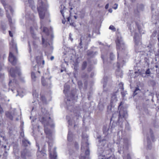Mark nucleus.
Returning a JSON list of instances; mask_svg holds the SVG:
<instances>
[{
    "instance_id": "nucleus-30",
    "label": "nucleus",
    "mask_w": 159,
    "mask_h": 159,
    "mask_svg": "<svg viewBox=\"0 0 159 159\" xmlns=\"http://www.w3.org/2000/svg\"><path fill=\"white\" fill-rule=\"evenodd\" d=\"M117 100L116 96L115 94L113 95L111 97V103H115L117 102Z\"/></svg>"
},
{
    "instance_id": "nucleus-16",
    "label": "nucleus",
    "mask_w": 159,
    "mask_h": 159,
    "mask_svg": "<svg viewBox=\"0 0 159 159\" xmlns=\"http://www.w3.org/2000/svg\"><path fill=\"white\" fill-rule=\"evenodd\" d=\"M48 143L49 144V151L50 155V159H57V156L56 152V148H54L53 150V151L52 152L51 151V145H50V141H48Z\"/></svg>"
},
{
    "instance_id": "nucleus-37",
    "label": "nucleus",
    "mask_w": 159,
    "mask_h": 159,
    "mask_svg": "<svg viewBox=\"0 0 159 159\" xmlns=\"http://www.w3.org/2000/svg\"><path fill=\"white\" fill-rule=\"evenodd\" d=\"M140 91V90L138 88H136L134 92V96L136 95Z\"/></svg>"
},
{
    "instance_id": "nucleus-10",
    "label": "nucleus",
    "mask_w": 159,
    "mask_h": 159,
    "mask_svg": "<svg viewBox=\"0 0 159 159\" xmlns=\"http://www.w3.org/2000/svg\"><path fill=\"white\" fill-rule=\"evenodd\" d=\"M20 136L22 137L21 139L22 146L25 147H30L31 145V143L25 137L23 129L20 132Z\"/></svg>"
},
{
    "instance_id": "nucleus-29",
    "label": "nucleus",
    "mask_w": 159,
    "mask_h": 159,
    "mask_svg": "<svg viewBox=\"0 0 159 159\" xmlns=\"http://www.w3.org/2000/svg\"><path fill=\"white\" fill-rule=\"evenodd\" d=\"M28 3L29 4V6L32 10L35 8L34 4V1L33 0H28Z\"/></svg>"
},
{
    "instance_id": "nucleus-44",
    "label": "nucleus",
    "mask_w": 159,
    "mask_h": 159,
    "mask_svg": "<svg viewBox=\"0 0 159 159\" xmlns=\"http://www.w3.org/2000/svg\"><path fill=\"white\" fill-rule=\"evenodd\" d=\"M109 29L113 31H115L116 30V29L114 26L112 25H111L109 27Z\"/></svg>"
},
{
    "instance_id": "nucleus-64",
    "label": "nucleus",
    "mask_w": 159,
    "mask_h": 159,
    "mask_svg": "<svg viewBox=\"0 0 159 159\" xmlns=\"http://www.w3.org/2000/svg\"><path fill=\"white\" fill-rule=\"evenodd\" d=\"M33 45H34L35 48H36L37 47V45L36 44V43L35 42H33Z\"/></svg>"
},
{
    "instance_id": "nucleus-27",
    "label": "nucleus",
    "mask_w": 159,
    "mask_h": 159,
    "mask_svg": "<svg viewBox=\"0 0 159 159\" xmlns=\"http://www.w3.org/2000/svg\"><path fill=\"white\" fill-rule=\"evenodd\" d=\"M109 130L107 126H104L103 127V132L105 134V136H107L108 134V131Z\"/></svg>"
},
{
    "instance_id": "nucleus-50",
    "label": "nucleus",
    "mask_w": 159,
    "mask_h": 159,
    "mask_svg": "<svg viewBox=\"0 0 159 159\" xmlns=\"http://www.w3.org/2000/svg\"><path fill=\"white\" fill-rule=\"evenodd\" d=\"M74 145L75 147V148L76 149H79V145L77 142H75L74 143Z\"/></svg>"
},
{
    "instance_id": "nucleus-3",
    "label": "nucleus",
    "mask_w": 159,
    "mask_h": 159,
    "mask_svg": "<svg viewBox=\"0 0 159 159\" xmlns=\"http://www.w3.org/2000/svg\"><path fill=\"white\" fill-rule=\"evenodd\" d=\"M116 48L118 52V58L119 59L120 55L122 57H124L127 54V51L125 49V45L122 39L120 36H118L116 41Z\"/></svg>"
},
{
    "instance_id": "nucleus-21",
    "label": "nucleus",
    "mask_w": 159,
    "mask_h": 159,
    "mask_svg": "<svg viewBox=\"0 0 159 159\" xmlns=\"http://www.w3.org/2000/svg\"><path fill=\"white\" fill-rule=\"evenodd\" d=\"M13 152L16 157L15 159H19V151L17 148V146L15 145L13 147Z\"/></svg>"
},
{
    "instance_id": "nucleus-61",
    "label": "nucleus",
    "mask_w": 159,
    "mask_h": 159,
    "mask_svg": "<svg viewBox=\"0 0 159 159\" xmlns=\"http://www.w3.org/2000/svg\"><path fill=\"white\" fill-rule=\"evenodd\" d=\"M9 36L11 37H13V34L11 32V31L9 30Z\"/></svg>"
},
{
    "instance_id": "nucleus-15",
    "label": "nucleus",
    "mask_w": 159,
    "mask_h": 159,
    "mask_svg": "<svg viewBox=\"0 0 159 159\" xmlns=\"http://www.w3.org/2000/svg\"><path fill=\"white\" fill-rule=\"evenodd\" d=\"M26 18L27 20H28L29 21H30V24H34V28L36 30H37V28L36 26V24L35 23V19L34 16L32 14L30 15H26Z\"/></svg>"
},
{
    "instance_id": "nucleus-57",
    "label": "nucleus",
    "mask_w": 159,
    "mask_h": 159,
    "mask_svg": "<svg viewBox=\"0 0 159 159\" xmlns=\"http://www.w3.org/2000/svg\"><path fill=\"white\" fill-rule=\"evenodd\" d=\"M25 82V80L24 77L20 76V83H24Z\"/></svg>"
},
{
    "instance_id": "nucleus-62",
    "label": "nucleus",
    "mask_w": 159,
    "mask_h": 159,
    "mask_svg": "<svg viewBox=\"0 0 159 159\" xmlns=\"http://www.w3.org/2000/svg\"><path fill=\"white\" fill-rule=\"evenodd\" d=\"M156 56H157L159 57V49L156 52L155 54Z\"/></svg>"
},
{
    "instance_id": "nucleus-2",
    "label": "nucleus",
    "mask_w": 159,
    "mask_h": 159,
    "mask_svg": "<svg viewBox=\"0 0 159 159\" xmlns=\"http://www.w3.org/2000/svg\"><path fill=\"white\" fill-rule=\"evenodd\" d=\"M40 121L44 125L45 127L44 131L46 134V137L50 140H52L53 139L52 132L51 130L46 127L47 126L50 125L51 126H53V125L51 124L52 121V120L50 119V117H49L48 118L42 117Z\"/></svg>"
},
{
    "instance_id": "nucleus-28",
    "label": "nucleus",
    "mask_w": 159,
    "mask_h": 159,
    "mask_svg": "<svg viewBox=\"0 0 159 159\" xmlns=\"http://www.w3.org/2000/svg\"><path fill=\"white\" fill-rule=\"evenodd\" d=\"M97 53V52H93L92 51H88L87 52V55L91 57H93L94 55L96 54Z\"/></svg>"
},
{
    "instance_id": "nucleus-26",
    "label": "nucleus",
    "mask_w": 159,
    "mask_h": 159,
    "mask_svg": "<svg viewBox=\"0 0 159 159\" xmlns=\"http://www.w3.org/2000/svg\"><path fill=\"white\" fill-rule=\"evenodd\" d=\"M73 135L72 132L69 130L68 133L67 139L69 141H71L72 140Z\"/></svg>"
},
{
    "instance_id": "nucleus-11",
    "label": "nucleus",
    "mask_w": 159,
    "mask_h": 159,
    "mask_svg": "<svg viewBox=\"0 0 159 159\" xmlns=\"http://www.w3.org/2000/svg\"><path fill=\"white\" fill-rule=\"evenodd\" d=\"M91 34H87L86 35L82 36L80 38V48H83L82 42L83 41L85 43H88L90 41V38Z\"/></svg>"
},
{
    "instance_id": "nucleus-41",
    "label": "nucleus",
    "mask_w": 159,
    "mask_h": 159,
    "mask_svg": "<svg viewBox=\"0 0 159 159\" xmlns=\"http://www.w3.org/2000/svg\"><path fill=\"white\" fill-rule=\"evenodd\" d=\"M41 99L43 103H46V99L45 97L44 96H41Z\"/></svg>"
},
{
    "instance_id": "nucleus-5",
    "label": "nucleus",
    "mask_w": 159,
    "mask_h": 159,
    "mask_svg": "<svg viewBox=\"0 0 159 159\" xmlns=\"http://www.w3.org/2000/svg\"><path fill=\"white\" fill-rule=\"evenodd\" d=\"M112 150L107 148L102 154L99 153V159H116L115 156L113 154Z\"/></svg>"
},
{
    "instance_id": "nucleus-13",
    "label": "nucleus",
    "mask_w": 159,
    "mask_h": 159,
    "mask_svg": "<svg viewBox=\"0 0 159 159\" xmlns=\"http://www.w3.org/2000/svg\"><path fill=\"white\" fill-rule=\"evenodd\" d=\"M127 116V113L125 109L120 108L119 111V121H121L122 119L126 118Z\"/></svg>"
},
{
    "instance_id": "nucleus-12",
    "label": "nucleus",
    "mask_w": 159,
    "mask_h": 159,
    "mask_svg": "<svg viewBox=\"0 0 159 159\" xmlns=\"http://www.w3.org/2000/svg\"><path fill=\"white\" fill-rule=\"evenodd\" d=\"M10 73L11 77H15L20 76V70L19 67H16L15 68H11L10 70Z\"/></svg>"
},
{
    "instance_id": "nucleus-22",
    "label": "nucleus",
    "mask_w": 159,
    "mask_h": 159,
    "mask_svg": "<svg viewBox=\"0 0 159 159\" xmlns=\"http://www.w3.org/2000/svg\"><path fill=\"white\" fill-rule=\"evenodd\" d=\"M29 155V151L26 148L24 149L21 153V157L24 159H25L26 157Z\"/></svg>"
},
{
    "instance_id": "nucleus-49",
    "label": "nucleus",
    "mask_w": 159,
    "mask_h": 159,
    "mask_svg": "<svg viewBox=\"0 0 159 159\" xmlns=\"http://www.w3.org/2000/svg\"><path fill=\"white\" fill-rule=\"evenodd\" d=\"M124 159H131L130 155L128 154L126 156L124 157Z\"/></svg>"
},
{
    "instance_id": "nucleus-9",
    "label": "nucleus",
    "mask_w": 159,
    "mask_h": 159,
    "mask_svg": "<svg viewBox=\"0 0 159 159\" xmlns=\"http://www.w3.org/2000/svg\"><path fill=\"white\" fill-rule=\"evenodd\" d=\"M4 7L6 12V15L8 19V21L10 22L11 23V18L9 12H10L11 14L12 15L14 11V10L12 7L9 5H6Z\"/></svg>"
},
{
    "instance_id": "nucleus-42",
    "label": "nucleus",
    "mask_w": 159,
    "mask_h": 159,
    "mask_svg": "<svg viewBox=\"0 0 159 159\" xmlns=\"http://www.w3.org/2000/svg\"><path fill=\"white\" fill-rule=\"evenodd\" d=\"M107 77H104L103 78V80L104 81L103 82V87H104L105 85H106V83L107 82Z\"/></svg>"
},
{
    "instance_id": "nucleus-46",
    "label": "nucleus",
    "mask_w": 159,
    "mask_h": 159,
    "mask_svg": "<svg viewBox=\"0 0 159 159\" xmlns=\"http://www.w3.org/2000/svg\"><path fill=\"white\" fill-rule=\"evenodd\" d=\"M80 159H89L88 157H85L82 154H81L80 157Z\"/></svg>"
},
{
    "instance_id": "nucleus-36",
    "label": "nucleus",
    "mask_w": 159,
    "mask_h": 159,
    "mask_svg": "<svg viewBox=\"0 0 159 159\" xmlns=\"http://www.w3.org/2000/svg\"><path fill=\"white\" fill-rule=\"evenodd\" d=\"M116 73L117 76H120V77H122L123 73L122 71H120L119 70H117L116 72Z\"/></svg>"
},
{
    "instance_id": "nucleus-35",
    "label": "nucleus",
    "mask_w": 159,
    "mask_h": 159,
    "mask_svg": "<svg viewBox=\"0 0 159 159\" xmlns=\"http://www.w3.org/2000/svg\"><path fill=\"white\" fill-rule=\"evenodd\" d=\"M66 119L67 120H68L69 125H71L73 124L72 120L70 119V117L68 116H66Z\"/></svg>"
},
{
    "instance_id": "nucleus-25",
    "label": "nucleus",
    "mask_w": 159,
    "mask_h": 159,
    "mask_svg": "<svg viewBox=\"0 0 159 159\" xmlns=\"http://www.w3.org/2000/svg\"><path fill=\"white\" fill-rule=\"evenodd\" d=\"M37 67L36 65L34 67L33 69L32 70L33 71H32L31 74V76L32 80L34 81H35V79L36 77L35 76V71L37 70L36 69H35V68Z\"/></svg>"
},
{
    "instance_id": "nucleus-40",
    "label": "nucleus",
    "mask_w": 159,
    "mask_h": 159,
    "mask_svg": "<svg viewBox=\"0 0 159 159\" xmlns=\"http://www.w3.org/2000/svg\"><path fill=\"white\" fill-rule=\"evenodd\" d=\"M87 64V62L85 61H84L83 62L82 67V69L83 70H84L86 68Z\"/></svg>"
},
{
    "instance_id": "nucleus-23",
    "label": "nucleus",
    "mask_w": 159,
    "mask_h": 159,
    "mask_svg": "<svg viewBox=\"0 0 159 159\" xmlns=\"http://www.w3.org/2000/svg\"><path fill=\"white\" fill-rule=\"evenodd\" d=\"M6 29V25L3 22L1 21L0 24V30L2 31L3 33H5V31Z\"/></svg>"
},
{
    "instance_id": "nucleus-51",
    "label": "nucleus",
    "mask_w": 159,
    "mask_h": 159,
    "mask_svg": "<svg viewBox=\"0 0 159 159\" xmlns=\"http://www.w3.org/2000/svg\"><path fill=\"white\" fill-rule=\"evenodd\" d=\"M33 95L34 97H38V94L36 92V91L35 92H33Z\"/></svg>"
},
{
    "instance_id": "nucleus-63",
    "label": "nucleus",
    "mask_w": 159,
    "mask_h": 159,
    "mask_svg": "<svg viewBox=\"0 0 159 159\" xmlns=\"http://www.w3.org/2000/svg\"><path fill=\"white\" fill-rule=\"evenodd\" d=\"M121 65L119 63V61L117 62V66L118 69L120 67V66Z\"/></svg>"
},
{
    "instance_id": "nucleus-60",
    "label": "nucleus",
    "mask_w": 159,
    "mask_h": 159,
    "mask_svg": "<svg viewBox=\"0 0 159 159\" xmlns=\"http://www.w3.org/2000/svg\"><path fill=\"white\" fill-rule=\"evenodd\" d=\"M118 4L116 3L115 4L114 6L113 7V8L114 9H116L117 8Z\"/></svg>"
},
{
    "instance_id": "nucleus-18",
    "label": "nucleus",
    "mask_w": 159,
    "mask_h": 159,
    "mask_svg": "<svg viewBox=\"0 0 159 159\" xmlns=\"http://www.w3.org/2000/svg\"><path fill=\"white\" fill-rule=\"evenodd\" d=\"M41 83L42 85L43 86L46 87H49L51 84L50 78H49L44 79L43 77H42Z\"/></svg>"
},
{
    "instance_id": "nucleus-17",
    "label": "nucleus",
    "mask_w": 159,
    "mask_h": 159,
    "mask_svg": "<svg viewBox=\"0 0 159 159\" xmlns=\"http://www.w3.org/2000/svg\"><path fill=\"white\" fill-rule=\"evenodd\" d=\"M17 115V112L16 109L12 110L11 111H6L5 115L6 117L11 120H12L14 116Z\"/></svg>"
},
{
    "instance_id": "nucleus-19",
    "label": "nucleus",
    "mask_w": 159,
    "mask_h": 159,
    "mask_svg": "<svg viewBox=\"0 0 159 159\" xmlns=\"http://www.w3.org/2000/svg\"><path fill=\"white\" fill-rule=\"evenodd\" d=\"M144 8V6L142 4H137V8L134 10V13L136 15H138L139 12L143 10Z\"/></svg>"
},
{
    "instance_id": "nucleus-47",
    "label": "nucleus",
    "mask_w": 159,
    "mask_h": 159,
    "mask_svg": "<svg viewBox=\"0 0 159 159\" xmlns=\"http://www.w3.org/2000/svg\"><path fill=\"white\" fill-rule=\"evenodd\" d=\"M151 72L150 70V69H148L145 71V74L147 75H149L151 74Z\"/></svg>"
},
{
    "instance_id": "nucleus-39",
    "label": "nucleus",
    "mask_w": 159,
    "mask_h": 159,
    "mask_svg": "<svg viewBox=\"0 0 159 159\" xmlns=\"http://www.w3.org/2000/svg\"><path fill=\"white\" fill-rule=\"evenodd\" d=\"M0 138H2L3 140H5V135L3 132H0Z\"/></svg>"
},
{
    "instance_id": "nucleus-56",
    "label": "nucleus",
    "mask_w": 159,
    "mask_h": 159,
    "mask_svg": "<svg viewBox=\"0 0 159 159\" xmlns=\"http://www.w3.org/2000/svg\"><path fill=\"white\" fill-rule=\"evenodd\" d=\"M1 2L4 7L7 4H6V2L4 0H1Z\"/></svg>"
},
{
    "instance_id": "nucleus-31",
    "label": "nucleus",
    "mask_w": 159,
    "mask_h": 159,
    "mask_svg": "<svg viewBox=\"0 0 159 159\" xmlns=\"http://www.w3.org/2000/svg\"><path fill=\"white\" fill-rule=\"evenodd\" d=\"M61 9L60 11L61 12V13L63 17L65 18V15L64 14V12H65V11L66 10V9L64 6L61 5Z\"/></svg>"
},
{
    "instance_id": "nucleus-1",
    "label": "nucleus",
    "mask_w": 159,
    "mask_h": 159,
    "mask_svg": "<svg viewBox=\"0 0 159 159\" xmlns=\"http://www.w3.org/2000/svg\"><path fill=\"white\" fill-rule=\"evenodd\" d=\"M43 32H44L48 36V37L46 39V40L42 36V43L43 46L44 48H47L48 50L52 52L53 48L52 46V39L54 36L51 30L49 31L48 29L45 27H44L43 30Z\"/></svg>"
},
{
    "instance_id": "nucleus-54",
    "label": "nucleus",
    "mask_w": 159,
    "mask_h": 159,
    "mask_svg": "<svg viewBox=\"0 0 159 159\" xmlns=\"http://www.w3.org/2000/svg\"><path fill=\"white\" fill-rule=\"evenodd\" d=\"M8 155V153L6 151H5L4 152V153L3 154V156L5 158H6Z\"/></svg>"
},
{
    "instance_id": "nucleus-6",
    "label": "nucleus",
    "mask_w": 159,
    "mask_h": 159,
    "mask_svg": "<svg viewBox=\"0 0 159 159\" xmlns=\"http://www.w3.org/2000/svg\"><path fill=\"white\" fill-rule=\"evenodd\" d=\"M66 104L67 106V109L71 111H73L75 116L72 119V120L74 121V123H75L76 121H77L79 119V117L80 116V113L79 111L76 112L73 110V107L72 106L73 104V98L71 100L69 99L68 98H67V101L66 102Z\"/></svg>"
},
{
    "instance_id": "nucleus-24",
    "label": "nucleus",
    "mask_w": 159,
    "mask_h": 159,
    "mask_svg": "<svg viewBox=\"0 0 159 159\" xmlns=\"http://www.w3.org/2000/svg\"><path fill=\"white\" fill-rule=\"evenodd\" d=\"M43 56L41 55L40 56H38L36 58L37 62L38 64H40L41 62H42V65H43L44 64V61L43 60Z\"/></svg>"
},
{
    "instance_id": "nucleus-38",
    "label": "nucleus",
    "mask_w": 159,
    "mask_h": 159,
    "mask_svg": "<svg viewBox=\"0 0 159 159\" xmlns=\"http://www.w3.org/2000/svg\"><path fill=\"white\" fill-rule=\"evenodd\" d=\"M128 142L127 140H126V142L125 141V145L124 146L123 148L125 149V150H127L128 149Z\"/></svg>"
},
{
    "instance_id": "nucleus-48",
    "label": "nucleus",
    "mask_w": 159,
    "mask_h": 159,
    "mask_svg": "<svg viewBox=\"0 0 159 159\" xmlns=\"http://www.w3.org/2000/svg\"><path fill=\"white\" fill-rule=\"evenodd\" d=\"M98 107L99 108V109L100 110H102L104 108L103 105L101 104H99Z\"/></svg>"
},
{
    "instance_id": "nucleus-59",
    "label": "nucleus",
    "mask_w": 159,
    "mask_h": 159,
    "mask_svg": "<svg viewBox=\"0 0 159 159\" xmlns=\"http://www.w3.org/2000/svg\"><path fill=\"white\" fill-rule=\"evenodd\" d=\"M119 84L120 86V88L122 89H123V84L122 83H120Z\"/></svg>"
},
{
    "instance_id": "nucleus-58",
    "label": "nucleus",
    "mask_w": 159,
    "mask_h": 159,
    "mask_svg": "<svg viewBox=\"0 0 159 159\" xmlns=\"http://www.w3.org/2000/svg\"><path fill=\"white\" fill-rule=\"evenodd\" d=\"M110 58L111 60H112L114 58V56L112 53H111L110 54Z\"/></svg>"
},
{
    "instance_id": "nucleus-14",
    "label": "nucleus",
    "mask_w": 159,
    "mask_h": 159,
    "mask_svg": "<svg viewBox=\"0 0 159 159\" xmlns=\"http://www.w3.org/2000/svg\"><path fill=\"white\" fill-rule=\"evenodd\" d=\"M8 60L12 65L15 66L16 64L17 59L11 52H9Z\"/></svg>"
},
{
    "instance_id": "nucleus-33",
    "label": "nucleus",
    "mask_w": 159,
    "mask_h": 159,
    "mask_svg": "<svg viewBox=\"0 0 159 159\" xmlns=\"http://www.w3.org/2000/svg\"><path fill=\"white\" fill-rule=\"evenodd\" d=\"M64 92L66 93L69 89V85L65 84L64 86Z\"/></svg>"
},
{
    "instance_id": "nucleus-20",
    "label": "nucleus",
    "mask_w": 159,
    "mask_h": 159,
    "mask_svg": "<svg viewBox=\"0 0 159 159\" xmlns=\"http://www.w3.org/2000/svg\"><path fill=\"white\" fill-rule=\"evenodd\" d=\"M10 49L11 50H15L17 51V48L16 44L14 42V40L12 39L10 43Z\"/></svg>"
},
{
    "instance_id": "nucleus-55",
    "label": "nucleus",
    "mask_w": 159,
    "mask_h": 159,
    "mask_svg": "<svg viewBox=\"0 0 159 159\" xmlns=\"http://www.w3.org/2000/svg\"><path fill=\"white\" fill-rule=\"evenodd\" d=\"M150 134L151 138L152 139L153 138V134L152 131L151 129H150Z\"/></svg>"
},
{
    "instance_id": "nucleus-52",
    "label": "nucleus",
    "mask_w": 159,
    "mask_h": 159,
    "mask_svg": "<svg viewBox=\"0 0 159 159\" xmlns=\"http://www.w3.org/2000/svg\"><path fill=\"white\" fill-rule=\"evenodd\" d=\"M30 31L31 34H32L33 38H34V36L35 35V34L33 33V27H30Z\"/></svg>"
},
{
    "instance_id": "nucleus-53",
    "label": "nucleus",
    "mask_w": 159,
    "mask_h": 159,
    "mask_svg": "<svg viewBox=\"0 0 159 159\" xmlns=\"http://www.w3.org/2000/svg\"><path fill=\"white\" fill-rule=\"evenodd\" d=\"M88 76V75L85 73H83L82 75V77L84 78H87Z\"/></svg>"
},
{
    "instance_id": "nucleus-43",
    "label": "nucleus",
    "mask_w": 159,
    "mask_h": 159,
    "mask_svg": "<svg viewBox=\"0 0 159 159\" xmlns=\"http://www.w3.org/2000/svg\"><path fill=\"white\" fill-rule=\"evenodd\" d=\"M78 84L80 89H81L82 87L83 84L81 81H79L78 82Z\"/></svg>"
},
{
    "instance_id": "nucleus-32",
    "label": "nucleus",
    "mask_w": 159,
    "mask_h": 159,
    "mask_svg": "<svg viewBox=\"0 0 159 159\" xmlns=\"http://www.w3.org/2000/svg\"><path fill=\"white\" fill-rule=\"evenodd\" d=\"M147 146L148 148L149 149H151V141L150 140V138L149 136H148L147 138Z\"/></svg>"
},
{
    "instance_id": "nucleus-7",
    "label": "nucleus",
    "mask_w": 159,
    "mask_h": 159,
    "mask_svg": "<svg viewBox=\"0 0 159 159\" xmlns=\"http://www.w3.org/2000/svg\"><path fill=\"white\" fill-rule=\"evenodd\" d=\"M82 146L81 148V152H85V155L87 156L89 155L90 154V151L89 148V144L88 142V137L87 135L84 136L82 135Z\"/></svg>"
},
{
    "instance_id": "nucleus-8",
    "label": "nucleus",
    "mask_w": 159,
    "mask_h": 159,
    "mask_svg": "<svg viewBox=\"0 0 159 159\" xmlns=\"http://www.w3.org/2000/svg\"><path fill=\"white\" fill-rule=\"evenodd\" d=\"M141 36L138 34L135 33L134 37V40L135 43V49L136 52L141 51L142 48Z\"/></svg>"
},
{
    "instance_id": "nucleus-4",
    "label": "nucleus",
    "mask_w": 159,
    "mask_h": 159,
    "mask_svg": "<svg viewBox=\"0 0 159 159\" xmlns=\"http://www.w3.org/2000/svg\"><path fill=\"white\" fill-rule=\"evenodd\" d=\"M37 6L39 17L43 19L48 6V4L46 1L43 2L42 0H39Z\"/></svg>"
},
{
    "instance_id": "nucleus-34",
    "label": "nucleus",
    "mask_w": 159,
    "mask_h": 159,
    "mask_svg": "<svg viewBox=\"0 0 159 159\" xmlns=\"http://www.w3.org/2000/svg\"><path fill=\"white\" fill-rule=\"evenodd\" d=\"M9 23L11 30L12 32L14 31L15 29V27L14 26L12 22V20H11V23L9 21Z\"/></svg>"
},
{
    "instance_id": "nucleus-45",
    "label": "nucleus",
    "mask_w": 159,
    "mask_h": 159,
    "mask_svg": "<svg viewBox=\"0 0 159 159\" xmlns=\"http://www.w3.org/2000/svg\"><path fill=\"white\" fill-rule=\"evenodd\" d=\"M114 109V107H112L111 105L109 106L108 107V111H110L112 112Z\"/></svg>"
}]
</instances>
